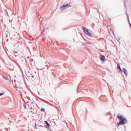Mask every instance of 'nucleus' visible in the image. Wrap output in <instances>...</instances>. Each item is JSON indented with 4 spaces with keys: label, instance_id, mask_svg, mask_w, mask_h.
<instances>
[{
    "label": "nucleus",
    "instance_id": "nucleus-5",
    "mask_svg": "<svg viewBox=\"0 0 131 131\" xmlns=\"http://www.w3.org/2000/svg\"><path fill=\"white\" fill-rule=\"evenodd\" d=\"M45 124H46V125H45V127L46 128H49V127H50V124L48 123V121H45Z\"/></svg>",
    "mask_w": 131,
    "mask_h": 131
},
{
    "label": "nucleus",
    "instance_id": "nucleus-10",
    "mask_svg": "<svg viewBox=\"0 0 131 131\" xmlns=\"http://www.w3.org/2000/svg\"><path fill=\"white\" fill-rule=\"evenodd\" d=\"M37 126L36 125V124H35V128H36H36H37Z\"/></svg>",
    "mask_w": 131,
    "mask_h": 131
},
{
    "label": "nucleus",
    "instance_id": "nucleus-7",
    "mask_svg": "<svg viewBox=\"0 0 131 131\" xmlns=\"http://www.w3.org/2000/svg\"><path fill=\"white\" fill-rule=\"evenodd\" d=\"M3 78H4V79H5L6 80H9V78L7 77H4L3 76Z\"/></svg>",
    "mask_w": 131,
    "mask_h": 131
},
{
    "label": "nucleus",
    "instance_id": "nucleus-2",
    "mask_svg": "<svg viewBox=\"0 0 131 131\" xmlns=\"http://www.w3.org/2000/svg\"><path fill=\"white\" fill-rule=\"evenodd\" d=\"M82 30H83V32L85 34H86L87 35H91V33L89 32V30H88V29H86L85 27H82Z\"/></svg>",
    "mask_w": 131,
    "mask_h": 131
},
{
    "label": "nucleus",
    "instance_id": "nucleus-8",
    "mask_svg": "<svg viewBox=\"0 0 131 131\" xmlns=\"http://www.w3.org/2000/svg\"><path fill=\"white\" fill-rule=\"evenodd\" d=\"M118 67H119V69L120 70V71H122V70H121V68H120V66H119V64H118Z\"/></svg>",
    "mask_w": 131,
    "mask_h": 131
},
{
    "label": "nucleus",
    "instance_id": "nucleus-1",
    "mask_svg": "<svg viewBox=\"0 0 131 131\" xmlns=\"http://www.w3.org/2000/svg\"><path fill=\"white\" fill-rule=\"evenodd\" d=\"M117 118L119 119V122H118L117 123V125L118 126H119V125H122L123 124H125V123H126V118L124 117L123 116H119L118 115L117 116Z\"/></svg>",
    "mask_w": 131,
    "mask_h": 131
},
{
    "label": "nucleus",
    "instance_id": "nucleus-11",
    "mask_svg": "<svg viewBox=\"0 0 131 131\" xmlns=\"http://www.w3.org/2000/svg\"><path fill=\"white\" fill-rule=\"evenodd\" d=\"M3 95H4L3 93H0V96H3Z\"/></svg>",
    "mask_w": 131,
    "mask_h": 131
},
{
    "label": "nucleus",
    "instance_id": "nucleus-12",
    "mask_svg": "<svg viewBox=\"0 0 131 131\" xmlns=\"http://www.w3.org/2000/svg\"><path fill=\"white\" fill-rule=\"evenodd\" d=\"M24 107L26 109V108H27V107H26V105H24Z\"/></svg>",
    "mask_w": 131,
    "mask_h": 131
},
{
    "label": "nucleus",
    "instance_id": "nucleus-9",
    "mask_svg": "<svg viewBox=\"0 0 131 131\" xmlns=\"http://www.w3.org/2000/svg\"><path fill=\"white\" fill-rule=\"evenodd\" d=\"M41 112H45V108H41Z\"/></svg>",
    "mask_w": 131,
    "mask_h": 131
},
{
    "label": "nucleus",
    "instance_id": "nucleus-3",
    "mask_svg": "<svg viewBox=\"0 0 131 131\" xmlns=\"http://www.w3.org/2000/svg\"><path fill=\"white\" fill-rule=\"evenodd\" d=\"M69 7H70V5L69 4L63 5L60 7V11H64L66 8H69Z\"/></svg>",
    "mask_w": 131,
    "mask_h": 131
},
{
    "label": "nucleus",
    "instance_id": "nucleus-6",
    "mask_svg": "<svg viewBox=\"0 0 131 131\" xmlns=\"http://www.w3.org/2000/svg\"><path fill=\"white\" fill-rule=\"evenodd\" d=\"M123 71L125 75H127V71L124 68L123 69Z\"/></svg>",
    "mask_w": 131,
    "mask_h": 131
},
{
    "label": "nucleus",
    "instance_id": "nucleus-4",
    "mask_svg": "<svg viewBox=\"0 0 131 131\" xmlns=\"http://www.w3.org/2000/svg\"><path fill=\"white\" fill-rule=\"evenodd\" d=\"M99 58L101 61H102V62H105V56L100 55L99 56Z\"/></svg>",
    "mask_w": 131,
    "mask_h": 131
}]
</instances>
